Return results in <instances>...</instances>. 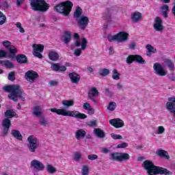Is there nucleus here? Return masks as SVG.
Returning a JSON list of instances; mask_svg holds the SVG:
<instances>
[{
    "mask_svg": "<svg viewBox=\"0 0 175 175\" xmlns=\"http://www.w3.org/2000/svg\"><path fill=\"white\" fill-rule=\"evenodd\" d=\"M72 40V34L70 31H66L64 33L62 42L65 43V44H68L69 42Z\"/></svg>",
    "mask_w": 175,
    "mask_h": 175,
    "instance_id": "24",
    "label": "nucleus"
},
{
    "mask_svg": "<svg viewBox=\"0 0 175 175\" xmlns=\"http://www.w3.org/2000/svg\"><path fill=\"white\" fill-rule=\"evenodd\" d=\"M3 90L5 91V92H10L8 95V98L14 100V102H17L18 99H21L22 102L25 100V98H24V92L18 85L5 86L3 88Z\"/></svg>",
    "mask_w": 175,
    "mask_h": 175,
    "instance_id": "2",
    "label": "nucleus"
},
{
    "mask_svg": "<svg viewBox=\"0 0 175 175\" xmlns=\"http://www.w3.org/2000/svg\"><path fill=\"white\" fill-rule=\"evenodd\" d=\"M105 92L107 96H112L114 95V93H113V92L110 91L109 89H105Z\"/></svg>",
    "mask_w": 175,
    "mask_h": 175,
    "instance_id": "59",
    "label": "nucleus"
},
{
    "mask_svg": "<svg viewBox=\"0 0 175 175\" xmlns=\"http://www.w3.org/2000/svg\"><path fill=\"white\" fill-rule=\"evenodd\" d=\"M3 136L5 137V136H8V133H9V130L10 129V126H12V122H10V120L5 118L4 120H3Z\"/></svg>",
    "mask_w": 175,
    "mask_h": 175,
    "instance_id": "15",
    "label": "nucleus"
},
{
    "mask_svg": "<svg viewBox=\"0 0 175 175\" xmlns=\"http://www.w3.org/2000/svg\"><path fill=\"white\" fill-rule=\"evenodd\" d=\"M51 69L52 70H55V72H58L59 70V65L57 64H53L51 65Z\"/></svg>",
    "mask_w": 175,
    "mask_h": 175,
    "instance_id": "54",
    "label": "nucleus"
},
{
    "mask_svg": "<svg viewBox=\"0 0 175 175\" xmlns=\"http://www.w3.org/2000/svg\"><path fill=\"white\" fill-rule=\"evenodd\" d=\"M161 10L163 12H167L169 10V5H163L161 7Z\"/></svg>",
    "mask_w": 175,
    "mask_h": 175,
    "instance_id": "58",
    "label": "nucleus"
},
{
    "mask_svg": "<svg viewBox=\"0 0 175 175\" xmlns=\"http://www.w3.org/2000/svg\"><path fill=\"white\" fill-rule=\"evenodd\" d=\"M73 3L69 1L61 2L55 6V11L63 16H68L72 12Z\"/></svg>",
    "mask_w": 175,
    "mask_h": 175,
    "instance_id": "4",
    "label": "nucleus"
},
{
    "mask_svg": "<svg viewBox=\"0 0 175 175\" xmlns=\"http://www.w3.org/2000/svg\"><path fill=\"white\" fill-rule=\"evenodd\" d=\"M143 14L139 12H133L131 15V20L133 23H139L142 20Z\"/></svg>",
    "mask_w": 175,
    "mask_h": 175,
    "instance_id": "19",
    "label": "nucleus"
},
{
    "mask_svg": "<svg viewBox=\"0 0 175 175\" xmlns=\"http://www.w3.org/2000/svg\"><path fill=\"white\" fill-rule=\"evenodd\" d=\"M59 70L65 72V70H66V67L65 66H59Z\"/></svg>",
    "mask_w": 175,
    "mask_h": 175,
    "instance_id": "61",
    "label": "nucleus"
},
{
    "mask_svg": "<svg viewBox=\"0 0 175 175\" xmlns=\"http://www.w3.org/2000/svg\"><path fill=\"white\" fill-rule=\"evenodd\" d=\"M38 77H39V75L34 70H29L25 74V80L31 83H35V81L36 79H38Z\"/></svg>",
    "mask_w": 175,
    "mask_h": 175,
    "instance_id": "11",
    "label": "nucleus"
},
{
    "mask_svg": "<svg viewBox=\"0 0 175 175\" xmlns=\"http://www.w3.org/2000/svg\"><path fill=\"white\" fill-rule=\"evenodd\" d=\"M30 167L34 172H43L44 170V164L39 160H32L31 161Z\"/></svg>",
    "mask_w": 175,
    "mask_h": 175,
    "instance_id": "10",
    "label": "nucleus"
},
{
    "mask_svg": "<svg viewBox=\"0 0 175 175\" xmlns=\"http://www.w3.org/2000/svg\"><path fill=\"white\" fill-rule=\"evenodd\" d=\"M46 172L49 173V174H54V173L57 172V169L54 167L53 165L50 164L46 165Z\"/></svg>",
    "mask_w": 175,
    "mask_h": 175,
    "instance_id": "37",
    "label": "nucleus"
},
{
    "mask_svg": "<svg viewBox=\"0 0 175 175\" xmlns=\"http://www.w3.org/2000/svg\"><path fill=\"white\" fill-rule=\"evenodd\" d=\"M153 69L154 70V73L158 75V76L163 77L167 75V71L165 70L163 67H162V65L159 63H155L153 65Z\"/></svg>",
    "mask_w": 175,
    "mask_h": 175,
    "instance_id": "12",
    "label": "nucleus"
},
{
    "mask_svg": "<svg viewBox=\"0 0 175 175\" xmlns=\"http://www.w3.org/2000/svg\"><path fill=\"white\" fill-rule=\"evenodd\" d=\"M27 148H28L29 152H35L39 146H40V142L38 137L35 135H29L27 139Z\"/></svg>",
    "mask_w": 175,
    "mask_h": 175,
    "instance_id": "6",
    "label": "nucleus"
},
{
    "mask_svg": "<svg viewBox=\"0 0 175 175\" xmlns=\"http://www.w3.org/2000/svg\"><path fill=\"white\" fill-rule=\"evenodd\" d=\"M168 101L169 102L165 104L166 109L175 116V97H170Z\"/></svg>",
    "mask_w": 175,
    "mask_h": 175,
    "instance_id": "16",
    "label": "nucleus"
},
{
    "mask_svg": "<svg viewBox=\"0 0 175 175\" xmlns=\"http://www.w3.org/2000/svg\"><path fill=\"white\" fill-rule=\"evenodd\" d=\"M162 16L165 17V18H167L168 15H167V11H163L161 13Z\"/></svg>",
    "mask_w": 175,
    "mask_h": 175,
    "instance_id": "63",
    "label": "nucleus"
},
{
    "mask_svg": "<svg viewBox=\"0 0 175 175\" xmlns=\"http://www.w3.org/2000/svg\"><path fill=\"white\" fill-rule=\"evenodd\" d=\"M84 110H88L89 111V114H94L95 113V110L91 107V105L88 103H85L83 104Z\"/></svg>",
    "mask_w": 175,
    "mask_h": 175,
    "instance_id": "35",
    "label": "nucleus"
},
{
    "mask_svg": "<svg viewBox=\"0 0 175 175\" xmlns=\"http://www.w3.org/2000/svg\"><path fill=\"white\" fill-rule=\"evenodd\" d=\"M49 84L51 85V87H57V85H58V81H50L49 82Z\"/></svg>",
    "mask_w": 175,
    "mask_h": 175,
    "instance_id": "57",
    "label": "nucleus"
},
{
    "mask_svg": "<svg viewBox=\"0 0 175 175\" xmlns=\"http://www.w3.org/2000/svg\"><path fill=\"white\" fill-rule=\"evenodd\" d=\"M33 55L37 57V58H42L43 55L40 53H43V50H44V46L42 44H34L33 45Z\"/></svg>",
    "mask_w": 175,
    "mask_h": 175,
    "instance_id": "14",
    "label": "nucleus"
},
{
    "mask_svg": "<svg viewBox=\"0 0 175 175\" xmlns=\"http://www.w3.org/2000/svg\"><path fill=\"white\" fill-rule=\"evenodd\" d=\"M163 21L159 16H157L154 19L153 28L157 32H162L163 31Z\"/></svg>",
    "mask_w": 175,
    "mask_h": 175,
    "instance_id": "13",
    "label": "nucleus"
},
{
    "mask_svg": "<svg viewBox=\"0 0 175 175\" xmlns=\"http://www.w3.org/2000/svg\"><path fill=\"white\" fill-rule=\"evenodd\" d=\"M74 161H77V162H79L80 159H81V153L80 152H76L74 154Z\"/></svg>",
    "mask_w": 175,
    "mask_h": 175,
    "instance_id": "46",
    "label": "nucleus"
},
{
    "mask_svg": "<svg viewBox=\"0 0 175 175\" xmlns=\"http://www.w3.org/2000/svg\"><path fill=\"white\" fill-rule=\"evenodd\" d=\"M109 124L115 126V128H122V126H124V122L121 119H111L109 120Z\"/></svg>",
    "mask_w": 175,
    "mask_h": 175,
    "instance_id": "20",
    "label": "nucleus"
},
{
    "mask_svg": "<svg viewBox=\"0 0 175 175\" xmlns=\"http://www.w3.org/2000/svg\"><path fill=\"white\" fill-rule=\"evenodd\" d=\"M11 135L17 140H23V135L18 131V130L13 129L11 131Z\"/></svg>",
    "mask_w": 175,
    "mask_h": 175,
    "instance_id": "27",
    "label": "nucleus"
},
{
    "mask_svg": "<svg viewBox=\"0 0 175 175\" xmlns=\"http://www.w3.org/2000/svg\"><path fill=\"white\" fill-rule=\"evenodd\" d=\"M90 173V167L88 165H83L81 169L82 175H88Z\"/></svg>",
    "mask_w": 175,
    "mask_h": 175,
    "instance_id": "41",
    "label": "nucleus"
},
{
    "mask_svg": "<svg viewBox=\"0 0 175 175\" xmlns=\"http://www.w3.org/2000/svg\"><path fill=\"white\" fill-rule=\"evenodd\" d=\"M142 167L145 170H146V173L149 175H154V174H165V175H172L173 172L169 171L166 168H163L162 167H158L154 165L152 161H150L148 160H146L142 163Z\"/></svg>",
    "mask_w": 175,
    "mask_h": 175,
    "instance_id": "1",
    "label": "nucleus"
},
{
    "mask_svg": "<svg viewBox=\"0 0 175 175\" xmlns=\"http://www.w3.org/2000/svg\"><path fill=\"white\" fill-rule=\"evenodd\" d=\"M164 132L165 127H163V126H159V127H157V135H162V133H163Z\"/></svg>",
    "mask_w": 175,
    "mask_h": 175,
    "instance_id": "49",
    "label": "nucleus"
},
{
    "mask_svg": "<svg viewBox=\"0 0 175 175\" xmlns=\"http://www.w3.org/2000/svg\"><path fill=\"white\" fill-rule=\"evenodd\" d=\"M131 158L129 154L124 152H112L110 154L109 159L116 161V162H122V161H128Z\"/></svg>",
    "mask_w": 175,
    "mask_h": 175,
    "instance_id": "8",
    "label": "nucleus"
},
{
    "mask_svg": "<svg viewBox=\"0 0 175 175\" xmlns=\"http://www.w3.org/2000/svg\"><path fill=\"white\" fill-rule=\"evenodd\" d=\"M62 105L65 107V109H69V107H70V106H73V105H75V101H73V100H63Z\"/></svg>",
    "mask_w": 175,
    "mask_h": 175,
    "instance_id": "36",
    "label": "nucleus"
},
{
    "mask_svg": "<svg viewBox=\"0 0 175 175\" xmlns=\"http://www.w3.org/2000/svg\"><path fill=\"white\" fill-rule=\"evenodd\" d=\"M40 125H42V126H47V124H49V121L44 118V117L41 116L40 118Z\"/></svg>",
    "mask_w": 175,
    "mask_h": 175,
    "instance_id": "44",
    "label": "nucleus"
},
{
    "mask_svg": "<svg viewBox=\"0 0 175 175\" xmlns=\"http://www.w3.org/2000/svg\"><path fill=\"white\" fill-rule=\"evenodd\" d=\"M116 87H117L118 90H122V88H124V86L122 85V84H121L120 83H118L116 84Z\"/></svg>",
    "mask_w": 175,
    "mask_h": 175,
    "instance_id": "62",
    "label": "nucleus"
},
{
    "mask_svg": "<svg viewBox=\"0 0 175 175\" xmlns=\"http://www.w3.org/2000/svg\"><path fill=\"white\" fill-rule=\"evenodd\" d=\"M30 5L36 12H47L50 8L44 0H30Z\"/></svg>",
    "mask_w": 175,
    "mask_h": 175,
    "instance_id": "5",
    "label": "nucleus"
},
{
    "mask_svg": "<svg viewBox=\"0 0 175 175\" xmlns=\"http://www.w3.org/2000/svg\"><path fill=\"white\" fill-rule=\"evenodd\" d=\"M7 50L10 53L8 58H12V59L16 58V54H17L18 51H17V49L15 48L14 46L11 45Z\"/></svg>",
    "mask_w": 175,
    "mask_h": 175,
    "instance_id": "23",
    "label": "nucleus"
},
{
    "mask_svg": "<svg viewBox=\"0 0 175 175\" xmlns=\"http://www.w3.org/2000/svg\"><path fill=\"white\" fill-rule=\"evenodd\" d=\"M88 159H89V161H95V160L98 159V155L89 154V155H88Z\"/></svg>",
    "mask_w": 175,
    "mask_h": 175,
    "instance_id": "52",
    "label": "nucleus"
},
{
    "mask_svg": "<svg viewBox=\"0 0 175 175\" xmlns=\"http://www.w3.org/2000/svg\"><path fill=\"white\" fill-rule=\"evenodd\" d=\"M16 61L19 64H27V56L23 54L18 55L16 56Z\"/></svg>",
    "mask_w": 175,
    "mask_h": 175,
    "instance_id": "31",
    "label": "nucleus"
},
{
    "mask_svg": "<svg viewBox=\"0 0 175 175\" xmlns=\"http://www.w3.org/2000/svg\"><path fill=\"white\" fill-rule=\"evenodd\" d=\"M33 114L36 117H40L42 116V108L39 106H36L33 108Z\"/></svg>",
    "mask_w": 175,
    "mask_h": 175,
    "instance_id": "33",
    "label": "nucleus"
},
{
    "mask_svg": "<svg viewBox=\"0 0 175 175\" xmlns=\"http://www.w3.org/2000/svg\"><path fill=\"white\" fill-rule=\"evenodd\" d=\"M88 42L87 41V39L82 38L81 42L77 40L75 42V46L77 47H80L81 46V49H77L74 51V55L75 57H80L81 55V50H85L87 49V44Z\"/></svg>",
    "mask_w": 175,
    "mask_h": 175,
    "instance_id": "9",
    "label": "nucleus"
},
{
    "mask_svg": "<svg viewBox=\"0 0 175 175\" xmlns=\"http://www.w3.org/2000/svg\"><path fill=\"white\" fill-rule=\"evenodd\" d=\"M128 147V144L123 142L118 145L117 148H126Z\"/></svg>",
    "mask_w": 175,
    "mask_h": 175,
    "instance_id": "56",
    "label": "nucleus"
},
{
    "mask_svg": "<svg viewBox=\"0 0 175 175\" xmlns=\"http://www.w3.org/2000/svg\"><path fill=\"white\" fill-rule=\"evenodd\" d=\"M129 34L124 31H120L118 34L111 36L109 35L107 37L109 42H118V43H122L128 40Z\"/></svg>",
    "mask_w": 175,
    "mask_h": 175,
    "instance_id": "7",
    "label": "nucleus"
},
{
    "mask_svg": "<svg viewBox=\"0 0 175 175\" xmlns=\"http://www.w3.org/2000/svg\"><path fill=\"white\" fill-rule=\"evenodd\" d=\"M93 133L95 135V136L99 137V139H103V137L105 136V131L100 129H94Z\"/></svg>",
    "mask_w": 175,
    "mask_h": 175,
    "instance_id": "26",
    "label": "nucleus"
},
{
    "mask_svg": "<svg viewBox=\"0 0 175 175\" xmlns=\"http://www.w3.org/2000/svg\"><path fill=\"white\" fill-rule=\"evenodd\" d=\"M8 79L10 81H14V80H16V73L14 72H11L9 73Z\"/></svg>",
    "mask_w": 175,
    "mask_h": 175,
    "instance_id": "48",
    "label": "nucleus"
},
{
    "mask_svg": "<svg viewBox=\"0 0 175 175\" xmlns=\"http://www.w3.org/2000/svg\"><path fill=\"white\" fill-rule=\"evenodd\" d=\"M83 10L81 8H80V7H77L75 12H74V17L77 19L79 17H80V16H81Z\"/></svg>",
    "mask_w": 175,
    "mask_h": 175,
    "instance_id": "40",
    "label": "nucleus"
},
{
    "mask_svg": "<svg viewBox=\"0 0 175 175\" xmlns=\"http://www.w3.org/2000/svg\"><path fill=\"white\" fill-rule=\"evenodd\" d=\"M134 60L135 62L141 64L142 65H144V64H146V60H144V59H143V57L139 55H134Z\"/></svg>",
    "mask_w": 175,
    "mask_h": 175,
    "instance_id": "34",
    "label": "nucleus"
},
{
    "mask_svg": "<svg viewBox=\"0 0 175 175\" xmlns=\"http://www.w3.org/2000/svg\"><path fill=\"white\" fill-rule=\"evenodd\" d=\"M135 47H136V43L131 42L130 44V49H131V50H133L135 49Z\"/></svg>",
    "mask_w": 175,
    "mask_h": 175,
    "instance_id": "64",
    "label": "nucleus"
},
{
    "mask_svg": "<svg viewBox=\"0 0 175 175\" xmlns=\"http://www.w3.org/2000/svg\"><path fill=\"white\" fill-rule=\"evenodd\" d=\"M51 111L52 113H57L58 116H64V117H74L75 118H80L81 120H84L87 118V116L84 113L79 112V111H68L65 109L51 108Z\"/></svg>",
    "mask_w": 175,
    "mask_h": 175,
    "instance_id": "3",
    "label": "nucleus"
},
{
    "mask_svg": "<svg viewBox=\"0 0 175 175\" xmlns=\"http://www.w3.org/2000/svg\"><path fill=\"white\" fill-rule=\"evenodd\" d=\"M90 23V19L87 16H81L78 21V25L84 31Z\"/></svg>",
    "mask_w": 175,
    "mask_h": 175,
    "instance_id": "17",
    "label": "nucleus"
},
{
    "mask_svg": "<svg viewBox=\"0 0 175 175\" xmlns=\"http://www.w3.org/2000/svg\"><path fill=\"white\" fill-rule=\"evenodd\" d=\"M6 23V16L3 15L2 12H0V25H3Z\"/></svg>",
    "mask_w": 175,
    "mask_h": 175,
    "instance_id": "45",
    "label": "nucleus"
},
{
    "mask_svg": "<svg viewBox=\"0 0 175 175\" xmlns=\"http://www.w3.org/2000/svg\"><path fill=\"white\" fill-rule=\"evenodd\" d=\"M156 154L161 158H166V159H169V158H170V156H169V153L164 150L159 149L156 152Z\"/></svg>",
    "mask_w": 175,
    "mask_h": 175,
    "instance_id": "25",
    "label": "nucleus"
},
{
    "mask_svg": "<svg viewBox=\"0 0 175 175\" xmlns=\"http://www.w3.org/2000/svg\"><path fill=\"white\" fill-rule=\"evenodd\" d=\"M5 117L9 119V118H12V117H14L16 116V112L12 111V110H8L5 113Z\"/></svg>",
    "mask_w": 175,
    "mask_h": 175,
    "instance_id": "43",
    "label": "nucleus"
},
{
    "mask_svg": "<svg viewBox=\"0 0 175 175\" xmlns=\"http://www.w3.org/2000/svg\"><path fill=\"white\" fill-rule=\"evenodd\" d=\"M116 107H117V103H116L115 102H110L109 103L107 109L108 110H109V111H114Z\"/></svg>",
    "mask_w": 175,
    "mask_h": 175,
    "instance_id": "42",
    "label": "nucleus"
},
{
    "mask_svg": "<svg viewBox=\"0 0 175 175\" xmlns=\"http://www.w3.org/2000/svg\"><path fill=\"white\" fill-rule=\"evenodd\" d=\"M135 61V55H129L126 59V64H131L132 62Z\"/></svg>",
    "mask_w": 175,
    "mask_h": 175,
    "instance_id": "47",
    "label": "nucleus"
},
{
    "mask_svg": "<svg viewBox=\"0 0 175 175\" xmlns=\"http://www.w3.org/2000/svg\"><path fill=\"white\" fill-rule=\"evenodd\" d=\"M49 59L51 61H57L59 59V55L55 51H51L49 54Z\"/></svg>",
    "mask_w": 175,
    "mask_h": 175,
    "instance_id": "32",
    "label": "nucleus"
},
{
    "mask_svg": "<svg viewBox=\"0 0 175 175\" xmlns=\"http://www.w3.org/2000/svg\"><path fill=\"white\" fill-rule=\"evenodd\" d=\"M0 58H8V52L5 50H0Z\"/></svg>",
    "mask_w": 175,
    "mask_h": 175,
    "instance_id": "50",
    "label": "nucleus"
},
{
    "mask_svg": "<svg viewBox=\"0 0 175 175\" xmlns=\"http://www.w3.org/2000/svg\"><path fill=\"white\" fill-rule=\"evenodd\" d=\"M116 12L113 10V8H107L105 10L103 17L105 18V20H107L108 21H110L113 17H114V15L116 14Z\"/></svg>",
    "mask_w": 175,
    "mask_h": 175,
    "instance_id": "18",
    "label": "nucleus"
},
{
    "mask_svg": "<svg viewBox=\"0 0 175 175\" xmlns=\"http://www.w3.org/2000/svg\"><path fill=\"white\" fill-rule=\"evenodd\" d=\"M3 46H4V47H5V49H7L8 50V48L12 46V42H10V41L8 40L3 41Z\"/></svg>",
    "mask_w": 175,
    "mask_h": 175,
    "instance_id": "53",
    "label": "nucleus"
},
{
    "mask_svg": "<svg viewBox=\"0 0 175 175\" xmlns=\"http://www.w3.org/2000/svg\"><path fill=\"white\" fill-rule=\"evenodd\" d=\"M112 79L113 80H120V77L121 76V74L120 72H118V70H116V69H113L112 70Z\"/></svg>",
    "mask_w": 175,
    "mask_h": 175,
    "instance_id": "38",
    "label": "nucleus"
},
{
    "mask_svg": "<svg viewBox=\"0 0 175 175\" xmlns=\"http://www.w3.org/2000/svg\"><path fill=\"white\" fill-rule=\"evenodd\" d=\"M98 74L100 75V76L105 77L110 75V70H109V69H107V68H103V69L100 70Z\"/></svg>",
    "mask_w": 175,
    "mask_h": 175,
    "instance_id": "39",
    "label": "nucleus"
},
{
    "mask_svg": "<svg viewBox=\"0 0 175 175\" xmlns=\"http://www.w3.org/2000/svg\"><path fill=\"white\" fill-rule=\"evenodd\" d=\"M0 64L2 66H5V68H8L9 69H10L12 68H14V65H13V63H12L9 60H2L0 62Z\"/></svg>",
    "mask_w": 175,
    "mask_h": 175,
    "instance_id": "30",
    "label": "nucleus"
},
{
    "mask_svg": "<svg viewBox=\"0 0 175 175\" xmlns=\"http://www.w3.org/2000/svg\"><path fill=\"white\" fill-rule=\"evenodd\" d=\"M146 49L148 51H150L151 53H155V51H157V49H155L153 46H152L150 44L146 45Z\"/></svg>",
    "mask_w": 175,
    "mask_h": 175,
    "instance_id": "55",
    "label": "nucleus"
},
{
    "mask_svg": "<svg viewBox=\"0 0 175 175\" xmlns=\"http://www.w3.org/2000/svg\"><path fill=\"white\" fill-rule=\"evenodd\" d=\"M111 137H112V139H113L114 140L122 139V135L114 134V133L111 134Z\"/></svg>",
    "mask_w": 175,
    "mask_h": 175,
    "instance_id": "51",
    "label": "nucleus"
},
{
    "mask_svg": "<svg viewBox=\"0 0 175 175\" xmlns=\"http://www.w3.org/2000/svg\"><path fill=\"white\" fill-rule=\"evenodd\" d=\"M164 64H165V65H167V68H169L170 70H174V63H173V62L170 59H165L163 60Z\"/></svg>",
    "mask_w": 175,
    "mask_h": 175,
    "instance_id": "29",
    "label": "nucleus"
},
{
    "mask_svg": "<svg viewBox=\"0 0 175 175\" xmlns=\"http://www.w3.org/2000/svg\"><path fill=\"white\" fill-rule=\"evenodd\" d=\"M88 125L89 126H96V121H90L88 122Z\"/></svg>",
    "mask_w": 175,
    "mask_h": 175,
    "instance_id": "60",
    "label": "nucleus"
},
{
    "mask_svg": "<svg viewBox=\"0 0 175 175\" xmlns=\"http://www.w3.org/2000/svg\"><path fill=\"white\" fill-rule=\"evenodd\" d=\"M98 94H99V92H98V90H96V88L93 87L90 90V91L88 92V96H89L90 99H91V100H92V102L96 103V100L95 98H94V97L96 96V95H98Z\"/></svg>",
    "mask_w": 175,
    "mask_h": 175,
    "instance_id": "21",
    "label": "nucleus"
},
{
    "mask_svg": "<svg viewBox=\"0 0 175 175\" xmlns=\"http://www.w3.org/2000/svg\"><path fill=\"white\" fill-rule=\"evenodd\" d=\"M85 137V131L83 129H79L75 133V137L77 140H80L81 139H83Z\"/></svg>",
    "mask_w": 175,
    "mask_h": 175,
    "instance_id": "28",
    "label": "nucleus"
},
{
    "mask_svg": "<svg viewBox=\"0 0 175 175\" xmlns=\"http://www.w3.org/2000/svg\"><path fill=\"white\" fill-rule=\"evenodd\" d=\"M68 76L71 80V83H73L74 84H77V83L80 81V75L76 72H71Z\"/></svg>",
    "mask_w": 175,
    "mask_h": 175,
    "instance_id": "22",
    "label": "nucleus"
}]
</instances>
